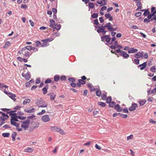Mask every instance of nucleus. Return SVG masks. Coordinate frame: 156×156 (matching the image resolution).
Returning a JSON list of instances; mask_svg holds the SVG:
<instances>
[{
    "label": "nucleus",
    "instance_id": "nucleus-6",
    "mask_svg": "<svg viewBox=\"0 0 156 156\" xmlns=\"http://www.w3.org/2000/svg\"><path fill=\"white\" fill-rule=\"evenodd\" d=\"M8 117L7 115L3 112H2L0 111V120L2 121V122H4V121Z\"/></svg>",
    "mask_w": 156,
    "mask_h": 156
},
{
    "label": "nucleus",
    "instance_id": "nucleus-7",
    "mask_svg": "<svg viewBox=\"0 0 156 156\" xmlns=\"http://www.w3.org/2000/svg\"><path fill=\"white\" fill-rule=\"evenodd\" d=\"M104 27L105 28H107L108 30L109 31H115L116 29H117V28L115 29L113 28L111 25V23L110 22L105 24L104 26Z\"/></svg>",
    "mask_w": 156,
    "mask_h": 156
},
{
    "label": "nucleus",
    "instance_id": "nucleus-37",
    "mask_svg": "<svg viewBox=\"0 0 156 156\" xmlns=\"http://www.w3.org/2000/svg\"><path fill=\"white\" fill-rule=\"evenodd\" d=\"M49 95L51 94L50 96V99L51 101L53 100L55 98V97L56 96L53 93H51V94H49Z\"/></svg>",
    "mask_w": 156,
    "mask_h": 156
},
{
    "label": "nucleus",
    "instance_id": "nucleus-3",
    "mask_svg": "<svg viewBox=\"0 0 156 156\" xmlns=\"http://www.w3.org/2000/svg\"><path fill=\"white\" fill-rule=\"evenodd\" d=\"M18 53L20 55L23 54L25 57H29L30 55V53L29 51L23 48H22Z\"/></svg>",
    "mask_w": 156,
    "mask_h": 156
},
{
    "label": "nucleus",
    "instance_id": "nucleus-62",
    "mask_svg": "<svg viewBox=\"0 0 156 156\" xmlns=\"http://www.w3.org/2000/svg\"><path fill=\"white\" fill-rule=\"evenodd\" d=\"M95 146L96 148L98 150H101V147L97 144H95Z\"/></svg>",
    "mask_w": 156,
    "mask_h": 156
},
{
    "label": "nucleus",
    "instance_id": "nucleus-17",
    "mask_svg": "<svg viewBox=\"0 0 156 156\" xmlns=\"http://www.w3.org/2000/svg\"><path fill=\"white\" fill-rule=\"evenodd\" d=\"M105 28L104 26H99L98 27V29L97 30V32L99 33H102L104 31Z\"/></svg>",
    "mask_w": 156,
    "mask_h": 156
},
{
    "label": "nucleus",
    "instance_id": "nucleus-42",
    "mask_svg": "<svg viewBox=\"0 0 156 156\" xmlns=\"http://www.w3.org/2000/svg\"><path fill=\"white\" fill-rule=\"evenodd\" d=\"M59 79H60V78L58 75H56L54 76V79L55 81H58Z\"/></svg>",
    "mask_w": 156,
    "mask_h": 156
},
{
    "label": "nucleus",
    "instance_id": "nucleus-48",
    "mask_svg": "<svg viewBox=\"0 0 156 156\" xmlns=\"http://www.w3.org/2000/svg\"><path fill=\"white\" fill-rule=\"evenodd\" d=\"M68 80L70 82H72L73 83L75 82L76 81V80H75V79H74L73 78H71V77L69 78L68 79Z\"/></svg>",
    "mask_w": 156,
    "mask_h": 156
},
{
    "label": "nucleus",
    "instance_id": "nucleus-16",
    "mask_svg": "<svg viewBox=\"0 0 156 156\" xmlns=\"http://www.w3.org/2000/svg\"><path fill=\"white\" fill-rule=\"evenodd\" d=\"M59 127L57 126H51L50 127V130L53 132H58Z\"/></svg>",
    "mask_w": 156,
    "mask_h": 156
},
{
    "label": "nucleus",
    "instance_id": "nucleus-28",
    "mask_svg": "<svg viewBox=\"0 0 156 156\" xmlns=\"http://www.w3.org/2000/svg\"><path fill=\"white\" fill-rule=\"evenodd\" d=\"M30 100L29 99H24L23 102V104L24 105H26L27 103H30Z\"/></svg>",
    "mask_w": 156,
    "mask_h": 156
},
{
    "label": "nucleus",
    "instance_id": "nucleus-21",
    "mask_svg": "<svg viewBox=\"0 0 156 156\" xmlns=\"http://www.w3.org/2000/svg\"><path fill=\"white\" fill-rule=\"evenodd\" d=\"M34 149L31 147H28L24 150V152H26L31 153L33 151Z\"/></svg>",
    "mask_w": 156,
    "mask_h": 156
},
{
    "label": "nucleus",
    "instance_id": "nucleus-41",
    "mask_svg": "<svg viewBox=\"0 0 156 156\" xmlns=\"http://www.w3.org/2000/svg\"><path fill=\"white\" fill-rule=\"evenodd\" d=\"M150 12L149 11L148 9H147L146 10H145L144 13L143 14V15H144L145 16H146L147 15L149 14H150Z\"/></svg>",
    "mask_w": 156,
    "mask_h": 156
},
{
    "label": "nucleus",
    "instance_id": "nucleus-13",
    "mask_svg": "<svg viewBox=\"0 0 156 156\" xmlns=\"http://www.w3.org/2000/svg\"><path fill=\"white\" fill-rule=\"evenodd\" d=\"M35 109L34 108H30L28 109H26L25 110V111L27 113H31L34 112Z\"/></svg>",
    "mask_w": 156,
    "mask_h": 156
},
{
    "label": "nucleus",
    "instance_id": "nucleus-46",
    "mask_svg": "<svg viewBox=\"0 0 156 156\" xmlns=\"http://www.w3.org/2000/svg\"><path fill=\"white\" fill-rule=\"evenodd\" d=\"M45 113V111L44 110H43L41 112L38 113L37 115H41Z\"/></svg>",
    "mask_w": 156,
    "mask_h": 156
},
{
    "label": "nucleus",
    "instance_id": "nucleus-26",
    "mask_svg": "<svg viewBox=\"0 0 156 156\" xmlns=\"http://www.w3.org/2000/svg\"><path fill=\"white\" fill-rule=\"evenodd\" d=\"M143 55V54L142 53L138 52L136 53L134 55V57L136 58H139L141 57H142Z\"/></svg>",
    "mask_w": 156,
    "mask_h": 156
},
{
    "label": "nucleus",
    "instance_id": "nucleus-5",
    "mask_svg": "<svg viewBox=\"0 0 156 156\" xmlns=\"http://www.w3.org/2000/svg\"><path fill=\"white\" fill-rule=\"evenodd\" d=\"M110 35H104L101 37L102 41L105 42L106 41L107 43H108L111 40V38L110 37Z\"/></svg>",
    "mask_w": 156,
    "mask_h": 156
},
{
    "label": "nucleus",
    "instance_id": "nucleus-45",
    "mask_svg": "<svg viewBox=\"0 0 156 156\" xmlns=\"http://www.w3.org/2000/svg\"><path fill=\"white\" fill-rule=\"evenodd\" d=\"M78 82L80 83L82 85L86 83V82L84 80H83L82 79H79L78 80Z\"/></svg>",
    "mask_w": 156,
    "mask_h": 156
},
{
    "label": "nucleus",
    "instance_id": "nucleus-58",
    "mask_svg": "<svg viewBox=\"0 0 156 156\" xmlns=\"http://www.w3.org/2000/svg\"><path fill=\"white\" fill-rule=\"evenodd\" d=\"M149 122L150 123L153 124H155L156 123V121L152 119H150L149 120Z\"/></svg>",
    "mask_w": 156,
    "mask_h": 156
},
{
    "label": "nucleus",
    "instance_id": "nucleus-61",
    "mask_svg": "<svg viewBox=\"0 0 156 156\" xmlns=\"http://www.w3.org/2000/svg\"><path fill=\"white\" fill-rule=\"evenodd\" d=\"M51 80L49 79H47L45 81V83L46 84L48 83H51Z\"/></svg>",
    "mask_w": 156,
    "mask_h": 156
},
{
    "label": "nucleus",
    "instance_id": "nucleus-57",
    "mask_svg": "<svg viewBox=\"0 0 156 156\" xmlns=\"http://www.w3.org/2000/svg\"><path fill=\"white\" fill-rule=\"evenodd\" d=\"M144 22L145 23H148L150 22V19L145 18L144 19Z\"/></svg>",
    "mask_w": 156,
    "mask_h": 156
},
{
    "label": "nucleus",
    "instance_id": "nucleus-31",
    "mask_svg": "<svg viewBox=\"0 0 156 156\" xmlns=\"http://www.w3.org/2000/svg\"><path fill=\"white\" fill-rule=\"evenodd\" d=\"M55 28L57 30H59L61 28V25L60 24H56L55 25Z\"/></svg>",
    "mask_w": 156,
    "mask_h": 156
},
{
    "label": "nucleus",
    "instance_id": "nucleus-15",
    "mask_svg": "<svg viewBox=\"0 0 156 156\" xmlns=\"http://www.w3.org/2000/svg\"><path fill=\"white\" fill-rule=\"evenodd\" d=\"M147 66V62H145L141 64H140L138 66L140 68V69L141 70H143Z\"/></svg>",
    "mask_w": 156,
    "mask_h": 156
},
{
    "label": "nucleus",
    "instance_id": "nucleus-38",
    "mask_svg": "<svg viewBox=\"0 0 156 156\" xmlns=\"http://www.w3.org/2000/svg\"><path fill=\"white\" fill-rule=\"evenodd\" d=\"M2 135L4 137H8L10 135V133H2Z\"/></svg>",
    "mask_w": 156,
    "mask_h": 156
},
{
    "label": "nucleus",
    "instance_id": "nucleus-33",
    "mask_svg": "<svg viewBox=\"0 0 156 156\" xmlns=\"http://www.w3.org/2000/svg\"><path fill=\"white\" fill-rule=\"evenodd\" d=\"M98 105L101 106V107H104L106 106L105 103L102 102H98Z\"/></svg>",
    "mask_w": 156,
    "mask_h": 156
},
{
    "label": "nucleus",
    "instance_id": "nucleus-12",
    "mask_svg": "<svg viewBox=\"0 0 156 156\" xmlns=\"http://www.w3.org/2000/svg\"><path fill=\"white\" fill-rule=\"evenodd\" d=\"M138 51V50L137 49H135L133 48H131L128 51V52L129 54L133 53L136 52Z\"/></svg>",
    "mask_w": 156,
    "mask_h": 156
},
{
    "label": "nucleus",
    "instance_id": "nucleus-20",
    "mask_svg": "<svg viewBox=\"0 0 156 156\" xmlns=\"http://www.w3.org/2000/svg\"><path fill=\"white\" fill-rule=\"evenodd\" d=\"M105 16L107 19L109 18V20L110 21H112L113 20V18L110 14H106L105 15Z\"/></svg>",
    "mask_w": 156,
    "mask_h": 156
},
{
    "label": "nucleus",
    "instance_id": "nucleus-24",
    "mask_svg": "<svg viewBox=\"0 0 156 156\" xmlns=\"http://www.w3.org/2000/svg\"><path fill=\"white\" fill-rule=\"evenodd\" d=\"M146 101L145 99L140 100L139 101L138 103L140 105L142 106L146 103Z\"/></svg>",
    "mask_w": 156,
    "mask_h": 156
},
{
    "label": "nucleus",
    "instance_id": "nucleus-30",
    "mask_svg": "<svg viewBox=\"0 0 156 156\" xmlns=\"http://www.w3.org/2000/svg\"><path fill=\"white\" fill-rule=\"evenodd\" d=\"M53 39L51 38H46L44 40H41L42 42H51L53 41Z\"/></svg>",
    "mask_w": 156,
    "mask_h": 156
},
{
    "label": "nucleus",
    "instance_id": "nucleus-14",
    "mask_svg": "<svg viewBox=\"0 0 156 156\" xmlns=\"http://www.w3.org/2000/svg\"><path fill=\"white\" fill-rule=\"evenodd\" d=\"M120 55L121 56H122L123 57L126 58L129 57V55L124 51H122L120 53Z\"/></svg>",
    "mask_w": 156,
    "mask_h": 156
},
{
    "label": "nucleus",
    "instance_id": "nucleus-29",
    "mask_svg": "<svg viewBox=\"0 0 156 156\" xmlns=\"http://www.w3.org/2000/svg\"><path fill=\"white\" fill-rule=\"evenodd\" d=\"M17 135V133L15 132H14L12 134V141H14L15 140L16 136Z\"/></svg>",
    "mask_w": 156,
    "mask_h": 156
},
{
    "label": "nucleus",
    "instance_id": "nucleus-23",
    "mask_svg": "<svg viewBox=\"0 0 156 156\" xmlns=\"http://www.w3.org/2000/svg\"><path fill=\"white\" fill-rule=\"evenodd\" d=\"M148 95H149L152 94H154L156 92V87L153 90L151 91V90L150 89L148 91H147Z\"/></svg>",
    "mask_w": 156,
    "mask_h": 156
},
{
    "label": "nucleus",
    "instance_id": "nucleus-22",
    "mask_svg": "<svg viewBox=\"0 0 156 156\" xmlns=\"http://www.w3.org/2000/svg\"><path fill=\"white\" fill-rule=\"evenodd\" d=\"M14 126L16 127V129L19 131H22V127H20V124L19 123H17Z\"/></svg>",
    "mask_w": 156,
    "mask_h": 156
},
{
    "label": "nucleus",
    "instance_id": "nucleus-34",
    "mask_svg": "<svg viewBox=\"0 0 156 156\" xmlns=\"http://www.w3.org/2000/svg\"><path fill=\"white\" fill-rule=\"evenodd\" d=\"M109 104V106L111 107H113L115 105V103L114 101H111Z\"/></svg>",
    "mask_w": 156,
    "mask_h": 156
},
{
    "label": "nucleus",
    "instance_id": "nucleus-63",
    "mask_svg": "<svg viewBox=\"0 0 156 156\" xmlns=\"http://www.w3.org/2000/svg\"><path fill=\"white\" fill-rule=\"evenodd\" d=\"M91 144V142L89 141L88 142H87L85 143H84L83 145L84 146H89Z\"/></svg>",
    "mask_w": 156,
    "mask_h": 156
},
{
    "label": "nucleus",
    "instance_id": "nucleus-27",
    "mask_svg": "<svg viewBox=\"0 0 156 156\" xmlns=\"http://www.w3.org/2000/svg\"><path fill=\"white\" fill-rule=\"evenodd\" d=\"M136 5L138 8L136 9L137 10L138 9H141L142 8V6L140 2V1H138L137 2Z\"/></svg>",
    "mask_w": 156,
    "mask_h": 156
},
{
    "label": "nucleus",
    "instance_id": "nucleus-56",
    "mask_svg": "<svg viewBox=\"0 0 156 156\" xmlns=\"http://www.w3.org/2000/svg\"><path fill=\"white\" fill-rule=\"evenodd\" d=\"M41 44V42L39 41H37L36 42V46L37 47L39 46Z\"/></svg>",
    "mask_w": 156,
    "mask_h": 156
},
{
    "label": "nucleus",
    "instance_id": "nucleus-32",
    "mask_svg": "<svg viewBox=\"0 0 156 156\" xmlns=\"http://www.w3.org/2000/svg\"><path fill=\"white\" fill-rule=\"evenodd\" d=\"M24 49L27 50V51H30L32 50L33 47L31 46H27L23 48Z\"/></svg>",
    "mask_w": 156,
    "mask_h": 156
},
{
    "label": "nucleus",
    "instance_id": "nucleus-4",
    "mask_svg": "<svg viewBox=\"0 0 156 156\" xmlns=\"http://www.w3.org/2000/svg\"><path fill=\"white\" fill-rule=\"evenodd\" d=\"M20 126L23 128L26 129L28 128L29 126L30 121L29 120L23 121V122H21Z\"/></svg>",
    "mask_w": 156,
    "mask_h": 156
},
{
    "label": "nucleus",
    "instance_id": "nucleus-54",
    "mask_svg": "<svg viewBox=\"0 0 156 156\" xmlns=\"http://www.w3.org/2000/svg\"><path fill=\"white\" fill-rule=\"evenodd\" d=\"M1 110L2 111H3L4 112H9L10 111V109H7V108H6L1 109Z\"/></svg>",
    "mask_w": 156,
    "mask_h": 156
},
{
    "label": "nucleus",
    "instance_id": "nucleus-64",
    "mask_svg": "<svg viewBox=\"0 0 156 156\" xmlns=\"http://www.w3.org/2000/svg\"><path fill=\"white\" fill-rule=\"evenodd\" d=\"M21 5V7L22 8H24V9H26L27 7V5L26 4H25V5Z\"/></svg>",
    "mask_w": 156,
    "mask_h": 156
},
{
    "label": "nucleus",
    "instance_id": "nucleus-8",
    "mask_svg": "<svg viewBox=\"0 0 156 156\" xmlns=\"http://www.w3.org/2000/svg\"><path fill=\"white\" fill-rule=\"evenodd\" d=\"M5 89L4 91V93L7 95L13 101H15L16 100V99L15 97H16V95L14 94H13L11 93H8L7 91L5 90Z\"/></svg>",
    "mask_w": 156,
    "mask_h": 156
},
{
    "label": "nucleus",
    "instance_id": "nucleus-1",
    "mask_svg": "<svg viewBox=\"0 0 156 156\" xmlns=\"http://www.w3.org/2000/svg\"><path fill=\"white\" fill-rule=\"evenodd\" d=\"M35 104L39 108H45L48 106V104L41 98L37 99L35 101Z\"/></svg>",
    "mask_w": 156,
    "mask_h": 156
},
{
    "label": "nucleus",
    "instance_id": "nucleus-11",
    "mask_svg": "<svg viewBox=\"0 0 156 156\" xmlns=\"http://www.w3.org/2000/svg\"><path fill=\"white\" fill-rule=\"evenodd\" d=\"M22 75V76L24 77L25 79L27 80H29L31 77L30 74L28 73H27L26 74L23 73Z\"/></svg>",
    "mask_w": 156,
    "mask_h": 156
},
{
    "label": "nucleus",
    "instance_id": "nucleus-50",
    "mask_svg": "<svg viewBox=\"0 0 156 156\" xmlns=\"http://www.w3.org/2000/svg\"><path fill=\"white\" fill-rule=\"evenodd\" d=\"M94 4L93 3L90 2L89 4V6L91 9H93L94 7Z\"/></svg>",
    "mask_w": 156,
    "mask_h": 156
},
{
    "label": "nucleus",
    "instance_id": "nucleus-25",
    "mask_svg": "<svg viewBox=\"0 0 156 156\" xmlns=\"http://www.w3.org/2000/svg\"><path fill=\"white\" fill-rule=\"evenodd\" d=\"M115 109L117 110L118 112H121L122 109V108H121L118 104H117L115 107Z\"/></svg>",
    "mask_w": 156,
    "mask_h": 156
},
{
    "label": "nucleus",
    "instance_id": "nucleus-2",
    "mask_svg": "<svg viewBox=\"0 0 156 156\" xmlns=\"http://www.w3.org/2000/svg\"><path fill=\"white\" fill-rule=\"evenodd\" d=\"M11 124L14 125L19 123L18 119H20V116H17L15 114L12 115L11 117Z\"/></svg>",
    "mask_w": 156,
    "mask_h": 156
},
{
    "label": "nucleus",
    "instance_id": "nucleus-36",
    "mask_svg": "<svg viewBox=\"0 0 156 156\" xmlns=\"http://www.w3.org/2000/svg\"><path fill=\"white\" fill-rule=\"evenodd\" d=\"M58 132H59L62 135H65L66 134L65 132L60 128H59Z\"/></svg>",
    "mask_w": 156,
    "mask_h": 156
},
{
    "label": "nucleus",
    "instance_id": "nucleus-55",
    "mask_svg": "<svg viewBox=\"0 0 156 156\" xmlns=\"http://www.w3.org/2000/svg\"><path fill=\"white\" fill-rule=\"evenodd\" d=\"M141 12H137L135 13V16L136 17H139L141 16Z\"/></svg>",
    "mask_w": 156,
    "mask_h": 156
},
{
    "label": "nucleus",
    "instance_id": "nucleus-60",
    "mask_svg": "<svg viewBox=\"0 0 156 156\" xmlns=\"http://www.w3.org/2000/svg\"><path fill=\"white\" fill-rule=\"evenodd\" d=\"M102 2L103 3L102 5H101V6H102L103 5H105L107 4V0H102Z\"/></svg>",
    "mask_w": 156,
    "mask_h": 156
},
{
    "label": "nucleus",
    "instance_id": "nucleus-19",
    "mask_svg": "<svg viewBox=\"0 0 156 156\" xmlns=\"http://www.w3.org/2000/svg\"><path fill=\"white\" fill-rule=\"evenodd\" d=\"M49 22L50 23V27L52 28H54L55 24V21L51 19L50 20Z\"/></svg>",
    "mask_w": 156,
    "mask_h": 156
},
{
    "label": "nucleus",
    "instance_id": "nucleus-10",
    "mask_svg": "<svg viewBox=\"0 0 156 156\" xmlns=\"http://www.w3.org/2000/svg\"><path fill=\"white\" fill-rule=\"evenodd\" d=\"M137 106V105L134 103L132 104L131 106L128 109L129 111H133L135 110Z\"/></svg>",
    "mask_w": 156,
    "mask_h": 156
},
{
    "label": "nucleus",
    "instance_id": "nucleus-47",
    "mask_svg": "<svg viewBox=\"0 0 156 156\" xmlns=\"http://www.w3.org/2000/svg\"><path fill=\"white\" fill-rule=\"evenodd\" d=\"M133 137V135L132 134H131L130 136L127 137V140H128L131 139H132Z\"/></svg>",
    "mask_w": 156,
    "mask_h": 156
},
{
    "label": "nucleus",
    "instance_id": "nucleus-53",
    "mask_svg": "<svg viewBox=\"0 0 156 156\" xmlns=\"http://www.w3.org/2000/svg\"><path fill=\"white\" fill-rule=\"evenodd\" d=\"M98 16V14L96 13H94L92 15V17L94 18H97Z\"/></svg>",
    "mask_w": 156,
    "mask_h": 156
},
{
    "label": "nucleus",
    "instance_id": "nucleus-44",
    "mask_svg": "<svg viewBox=\"0 0 156 156\" xmlns=\"http://www.w3.org/2000/svg\"><path fill=\"white\" fill-rule=\"evenodd\" d=\"M101 94V91L99 90H97L96 92V95L98 96H100Z\"/></svg>",
    "mask_w": 156,
    "mask_h": 156
},
{
    "label": "nucleus",
    "instance_id": "nucleus-18",
    "mask_svg": "<svg viewBox=\"0 0 156 156\" xmlns=\"http://www.w3.org/2000/svg\"><path fill=\"white\" fill-rule=\"evenodd\" d=\"M110 46V48L112 49H115L116 48V46L118 45V43L117 41H115L114 44Z\"/></svg>",
    "mask_w": 156,
    "mask_h": 156
},
{
    "label": "nucleus",
    "instance_id": "nucleus-9",
    "mask_svg": "<svg viewBox=\"0 0 156 156\" xmlns=\"http://www.w3.org/2000/svg\"><path fill=\"white\" fill-rule=\"evenodd\" d=\"M50 120V118L48 115H45L41 118V120L44 122H46Z\"/></svg>",
    "mask_w": 156,
    "mask_h": 156
},
{
    "label": "nucleus",
    "instance_id": "nucleus-39",
    "mask_svg": "<svg viewBox=\"0 0 156 156\" xmlns=\"http://www.w3.org/2000/svg\"><path fill=\"white\" fill-rule=\"evenodd\" d=\"M43 43L41 44L42 47H45L49 45V44L45 42H43Z\"/></svg>",
    "mask_w": 156,
    "mask_h": 156
},
{
    "label": "nucleus",
    "instance_id": "nucleus-59",
    "mask_svg": "<svg viewBox=\"0 0 156 156\" xmlns=\"http://www.w3.org/2000/svg\"><path fill=\"white\" fill-rule=\"evenodd\" d=\"M66 79V77L65 76H62L60 78V79L61 80H65Z\"/></svg>",
    "mask_w": 156,
    "mask_h": 156
},
{
    "label": "nucleus",
    "instance_id": "nucleus-35",
    "mask_svg": "<svg viewBox=\"0 0 156 156\" xmlns=\"http://www.w3.org/2000/svg\"><path fill=\"white\" fill-rule=\"evenodd\" d=\"M10 43L9 41H7L4 46V48H7L10 45Z\"/></svg>",
    "mask_w": 156,
    "mask_h": 156
},
{
    "label": "nucleus",
    "instance_id": "nucleus-49",
    "mask_svg": "<svg viewBox=\"0 0 156 156\" xmlns=\"http://www.w3.org/2000/svg\"><path fill=\"white\" fill-rule=\"evenodd\" d=\"M156 69L155 66H153L151 68L150 70L152 72L154 73L155 72Z\"/></svg>",
    "mask_w": 156,
    "mask_h": 156
},
{
    "label": "nucleus",
    "instance_id": "nucleus-40",
    "mask_svg": "<svg viewBox=\"0 0 156 156\" xmlns=\"http://www.w3.org/2000/svg\"><path fill=\"white\" fill-rule=\"evenodd\" d=\"M47 88L46 87H44L42 89V91L43 94H46L47 92Z\"/></svg>",
    "mask_w": 156,
    "mask_h": 156
},
{
    "label": "nucleus",
    "instance_id": "nucleus-51",
    "mask_svg": "<svg viewBox=\"0 0 156 156\" xmlns=\"http://www.w3.org/2000/svg\"><path fill=\"white\" fill-rule=\"evenodd\" d=\"M107 96L106 94H103L101 95V98L102 100H105Z\"/></svg>",
    "mask_w": 156,
    "mask_h": 156
},
{
    "label": "nucleus",
    "instance_id": "nucleus-43",
    "mask_svg": "<svg viewBox=\"0 0 156 156\" xmlns=\"http://www.w3.org/2000/svg\"><path fill=\"white\" fill-rule=\"evenodd\" d=\"M112 100L111 97H109L106 99V102L108 103H110Z\"/></svg>",
    "mask_w": 156,
    "mask_h": 156
},
{
    "label": "nucleus",
    "instance_id": "nucleus-52",
    "mask_svg": "<svg viewBox=\"0 0 156 156\" xmlns=\"http://www.w3.org/2000/svg\"><path fill=\"white\" fill-rule=\"evenodd\" d=\"M135 63L136 65H138L139 64L140 60L138 59H135L134 60Z\"/></svg>",
    "mask_w": 156,
    "mask_h": 156
}]
</instances>
